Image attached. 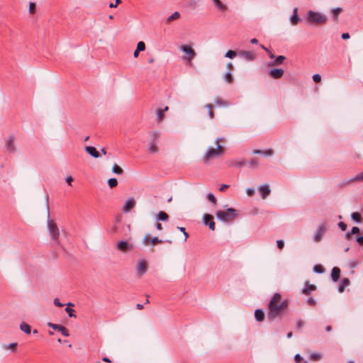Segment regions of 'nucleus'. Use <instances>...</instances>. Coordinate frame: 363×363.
Here are the masks:
<instances>
[{
	"label": "nucleus",
	"instance_id": "nucleus-1",
	"mask_svg": "<svg viewBox=\"0 0 363 363\" xmlns=\"http://www.w3.org/2000/svg\"><path fill=\"white\" fill-rule=\"evenodd\" d=\"M289 300L282 299L279 293H275L267 305V319L274 320L277 318L283 316L289 308Z\"/></svg>",
	"mask_w": 363,
	"mask_h": 363
},
{
	"label": "nucleus",
	"instance_id": "nucleus-2",
	"mask_svg": "<svg viewBox=\"0 0 363 363\" xmlns=\"http://www.w3.org/2000/svg\"><path fill=\"white\" fill-rule=\"evenodd\" d=\"M219 142L220 139L218 138L216 140V144L217 145L216 148H209L203 155V161L205 164H207L210 160L220 157L224 153V149L221 145H220Z\"/></svg>",
	"mask_w": 363,
	"mask_h": 363
},
{
	"label": "nucleus",
	"instance_id": "nucleus-3",
	"mask_svg": "<svg viewBox=\"0 0 363 363\" xmlns=\"http://www.w3.org/2000/svg\"><path fill=\"white\" fill-rule=\"evenodd\" d=\"M237 216V211L233 208H229L226 211L219 210L216 212V217L223 222L231 221Z\"/></svg>",
	"mask_w": 363,
	"mask_h": 363
},
{
	"label": "nucleus",
	"instance_id": "nucleus-4",
	"mask_svg": "<svg viewBox=\"0 0 363 363\" xmlns=\"http://www.w3.org/2000/svg\"><path fill=\"white\" fill-rule=\"evenodd\" d=\"M307 20L311 23L314 24H324L328 21V17L323 13L315 12L313 11H309L307 13Z\"/></svg>",
	"mask_w": 363,
	"mask_h": 363
},
{
	"label": "nucleus",
	"instance_id": "nucleus-5",
	"mask_svg": "<svg viewBox=\"0 0 363 363\" xmlns=\"http://www.w3.org/2000/svg\"><path fill=\"white\" fill-rule=\"evenodd\" d=\"M48 229L52 240L58 241L60 237L59 228L54 220L50 218L48 219Z\"/></svg>",
	"mask_w": 363,
	"mask_h": 363
},
{
	"label": "nucleus",
	"instance_id": "nucleus-6",
	"mask_svg": "<svg viewBox=\"0 0 363 363\" xmlns=\"http://www.w3.org/2000/svg\"><path fill=\"white\" fill-rule=\"evenodd\" d=\"M181 50L186 55L185 57H184V59L187 60L189 63H191L192 60L196 55L194 50L189 45H182L181 46Z\"/></svg>",
	"mask_w": 363,
	"mask_h": 363
},
{
	"label": "nucleus",
	"instance_id": "nucleus-7",
	"mask_svg": "<svg viewBox=\"0 0 363 363\" xmlns=\"http://www.w3.org/2000/svg\"><path fill=\"white\" fill-rule=\"evenodd\" d=\"M147 263L144 259H140L138 261L136 266L137 274L139 277L143 276L147 271Z\"/></svg>",
	"mask_w": 363,
	"mask_h": 363
},
{
	"label": "nucleus",
	"instance_id": "nucleus-8",
	"mask_svg": "<svg viewBox=\"0 0 363 363\" xmlns=\"http://www.w3.org/2000/svg\"><path fill=\"white\" fill-rule=\"evenodd\" d=\"M14 142V135H10L5 142V147L7 151L10 153H14L16 152V146Z\"/></svg>",
	"mask_w": 363,
	"mask_h": 363
},
{
	"label": "nucleus",
	"instance_id": "nucleus-9",
	"mask_svg": "<svg viewBox=\"0 0 363 363\" xmlns=\"http://www.w3.org/2000/svg\"><path fill=\"white\" fill-rule=\"evenodd\" d=\"M48 326L49 328H52L53 330L60 332L62 335H64L65 337H68L69 335L68 330L62 325L48 323Z\"/></svg>",
	"mask_w": 363,
	"mask_h": 363
},
{
	"label": "nucleus",
	"instance_id": "nucleus-10",
	"mask_svg": "<svg viewBox=\"0 0 363 363\" xmlns=\"http://www.w3.org/2000/svg\"><path fill=\"white\" fill-rule=\"evenodd\" d=\"M203 218L204 224L208 225L211 230H214L216 228V224L213 221V217L210 214H204Z\"/></svg>",
	"mask_w": 363,
	"mask_h": 363
},
{
	"label": "nucleus",
	"instance_id": "nucleus-11",
	"mask_svg": "<svg viewBox=\"0 0 363 363\" xmlns=\"http://www.w3.org/2000/svg\"><path fill=\"white\" fill-rule=\"evenodd\" d=\"M284 70L281 68L272 69L269 72V75L270 77L274 79H279L281 78L284 75Z\"/></svg>",
	"mask_w": 363,
	"mask_h": 363
},
{
	"label": "nucleus",
	"instance_id": "nucleus-12",
	"mask_svg": "<svg viewBox=\"0 0 363 363\" xmlns=\"http://www.w3.org/2000/svg\"><path fill=\"white\" fill-rule=\"evenodd\" d=\"M135 205V200L132 198L128 199L125 201V203L123 207V211L125 213H128V212L130 211L134 208Z\"/></svg>",
	"mask_w": 363,
	"mask_h": 363
},
{
	"label": "nucleus",
	"instance_id": "nucleus-13",
	"mask_svg": "<svg viewBox=\"0 0 363 363\" xmlns=\"http://www.w3.org/2000/svg\"><path fill=\"white\" fill-rule=\"evenodd\" d=\"M132 247L126 241H119L117 243V249L121 252H127L130 250Z\"/></svg>",
	"mask_w": 363,
	"mask_h": 363
},
{
	"label": "nucleus",
	"instance_id": "nucleus-14",
	"mask_svg": "<svg viewBox=\"0 0 363 363\" xmlns=\"http://www.w3.org/2000/svg\"><path fill=\"white\" fill-rule=\"evenodd\" d=\"M149 242H151L152 245H156V244L162 243V240L158 239V238H157V237H155V238H152L150 239L148 235L145 236L143 240V244L145 245H147Z\"/></svg>",
	"mask_w": 363,
	"mask_h": 363
},
{
	"label": "nucleus",
	"instance_id": "nucleus-15",
	"mask_svg": "<svg viewBox=\"0 0 363 363\" xmlns=\"http://www.w3.org/2000/svg\"><path fill=\"white\" fill-rule=\"evenodd\" d=\"M85 151L94 158H99L100 157L99 152L96 150L94 147L86 146L84 148Z\"/></svg>",
	"mask_w": 363,
	"mask_h": 363
},
{
	"label": "nucleus",
	"instance_id": "nucleus-16",
	"mask_svg": "<svg viewBox=\"0 0 363 363\" xmlns=\"http://www.w3.org/2000/svg\"><path fill=\"white\" fill-rule=\"evenodd\" d=\"M326 230V228L325 224H321L319 226L318 231L314 236V241L319 242L321 240L322 234H323Z\"/></svg>",
	"mask_w": 363,
	"mask_h": 363
},
{
	"label": "nucleus",
	"instance_id": "nucleus-17",
	"mask_svg": "<svg viewBox=\"0 0 363 363\" xmlns=\"http://www.w3.org/2000/svg\"><path fill=\"white\" fill-rule=\"evenodd\" d=\"M300 17L298 15V9L294 8L293 10V15L290 18V21L292 25H297L300 21Z\"/></svg>",
	"mask_w": 363,
	"mask_h": 363
},
{
	"label": "nucleus",
	"instance_id": "nucleus-18",
	"mask_svg": "<svg viewBox=\"0 0 363 363\" xmlns=\"http://www.w3.org/2000/svg\"><path fill=\"white\" fill-rule=\"evenodd\" d=\"M259 191L262 194V198L263 199H266L271 192L269 185L267 184L261 186L259 188Z\"/></svg>",
	"mask_w": 363,
	"mask_h": 363
},
{
	"label": "nucleus",
	"instance_id": "nucleus-19",
	"mask_svg": "<svg viewBox=\"0 0 363 363\" xmlns=\"http://www.w3.org/2000/svg\"><path fill=\"white\" fill-rule=\"evenodd\" d=\"M168 106H166L164 109L158 108L156 111L157 121L160 123L164 118V112L168 110Z\"/></svg>",
	"mask_w": 363,
	"mask_h": 363
},
{
	"label": "nucleus",
	"instance_id": "nucleus-20",
	"mask_svg": "<svg viewBox=\"0 0 363 363\" xmlns=\"http://www.w3.org/2000/svg\"><path fill=\"white\" fill-rule=\"evenodd\" d=\"M340 269L337 267H333L331 272V277L333 281H337L340 279Z\"/></svg>",
	"mask_w": 363,
	"mask_h": 363
},
{
	"label": "nucleus",
	"instance_id": "nucleus-21",
	"mask_svg": "<svg viewBox=\"0 0 363 363\" xmlns=\"http://www.w3.org/2000/svg\"><path fill=\"white\" fill-rule=\"evenodd\" d=\"M316 290V286L313 284H306V287L302 290V293L305 295H309L311 291Z\"/></svg>",
	"mask_w": 363,
	"mask_h": 363
},
{
	"label": "nucleus",
	"instance_id": "nucleus-22",
	"mask_svg": "<svg viewBox=\"0 0 363 363\" xmlns=\"http://www.w3.org/2000/svg\"><path fill=\"white\" fill-rule=\"evenodd\" d=\"M264 311L262 310V309H257L255 310V319L259 321V322H262L264 320Z\"/></svg>",
	"mask_w": 363,
	"mask_h": 363
},
{
	"label": "nucleus",
	"instance_id": "nucleus-23",
	"mask_svg": "<svg viewBox=\"0 0 363 363\" xmlns=\"http://www.w3.org/2000/svg\"><path fill=\"white\" fill-rule=\"evenodd\" d=\"M350 284V279L348 278H344L340 284L338 286V291L340 292H343L345 290V288L347 286H349Z\"/></svg>",
	"mask_w": 363,
	"mask_h": 363
},
{
	"label": "nucleus",
	"instance_id": "nucleus-24",
	"mask_svg": "<svg viewBox=\"0 0 363 363\" xmlns=\"http://www.w3.org/2000/svg\"><path fill=\"white\" fill-rule=\"evenodd\" d=\"M157 220L167 221L169 219L168 214L164 211H160L156 216Z\"/></svg>",
	"mask_w": 363,
	"mask_h": 363
},
{
	"label": "nucleus",
	"instance_id": "nucleus-25",
	"mask_svg": "<svg viewBox=\"0 0 363 363\" xmlns=\"http://www.w3.org/2000/svg\"><path fill=\"white\" fill-rule=\"evenodd\" d=\"M215 6L221 11H225L228 7L220 0H212Z\"/></svg>",
	"mask_w": 363,
	"mask_h": 363
},
{
	"label": "nucleus",
	"instance_id": "nucleus-26",
	"mask_svg": "<svg viewBox=\"0 0 363 363\" xmlns=\"http://www.w3.org/2000/svg\"><path fill=\"white\" fill-rule=\"evenodd\" d=\"M286 57L283 55H279L276 57L275 60L269 64V66H277L283 63Z\"/></svg>",
	"mask_w": 363,
	"mask_h": 363
},
{
	"label": "nucleus",
	"instance_id": "nucleus-27",
	"mask_svg": "<svg viewBox=\"0 0 363 363\" xmlns=\"http://www.w3.org/2000/svg\"><path fill=\"white\" fill-rule=\"evenodd\" d=\"M254 154H263L265 156H272L274 153V151L272 149H268L265 151H262L260 150H254Z\"/></svg>",
	"mask_w": 363,
	"mask_h": 363
},
{
	"label": "nucleus",
	"instance_id": "nucleus-28",
	"mask_svg": "<svg viewBox=\"0 0 363 363\" xmlns=\"http://www.w3.org/2000/svg\"><path fill=\"white\" fill-rule=\"evenodd\" d=\"M20 329L23 331L25 333L29 335L31 333V328L30 326L26 323H22L20 325Z\"/></svg>",
	"mask_w": 363,
	"mask_h": 363
},
{
	"label": "nucleus",
	"instance_id": "nucleus-29",
	"mask_svg": "<svg viewBox=\"0 0 363 363\" xmlns=\"http://www.w3.org/2000/svg\"><path fill=\"white\" fill-rule=\"evenodd\" d=\"M148 150L152 153H156L159 150L157 145L155 142H150L148 145Z\"/></svg>",
	"mask_w": 363,
	"mask_h": 363
},
{
	"label": "nucleus",
	"instance_id": "nucleus-30",
	"mask_svg": "<svg viewBox=\"0 0 363 363\" xmlns=\"http://www.w3.org/2000/svg\"><path fill=\"white\" fill-rule=\"evenodd\" d=\"M180 18V13L178 11H175L171 16H169L167 19V23H169L174 20L179 19Z\"/></svg>",
	"mask_w": 363,
	"mask_h": 363
},
{
	"label": "nucleus",
	"instance_id": "nucleus-31",
	"mask_svg": "<svg viewBox=\"0 0 363 363\" xmlns=\"http://www.w3.org/2000/svg\"><path fill=\"white\" fill-rule=\"evenodd\" d=\"M150 137L151 139L150 142L156 143V140H157L160 137V133L157 131H151L150 133Z\"/></svg>",
	"mask_w": 363,
	"mask_h": 363
},
{
	"label": "nucleus",
	"instance_id": "nucleus-32",
	"mask_svg": "<svg viewBox=\"0 0 363 363\" xmlns=\"http://www.w3.org/2000/svg\"><path fill=\"white\" fill-rule=\"evenodd\" d=\"M342 11V9L341 8H335L333 9L332 11V16L334 19V21H337L338 19V15Z\"/></svg>",
	"mask_w": 363,
	"mask_h": 363
},
{
	"label": "nucleus",
	"instance_id": "nucleus-33",
	"mask_svg": "<svg viewBox=\"0 0 363 363\" xmlns=\"http://www.w3.org/2000/svg\"><path fill=\"white\" fill-rule=\"evenodd\" d=\"M112 172L114 173V174H123V169L119 167L117 164H114L113 165V167H112Z\"/></svg>",
	"mask_w": 363,
	"mask_h": 363
},
{
	"label": "nucleus",
	"instance_id": "nucleus-34",
	"mask_svg": "<svg viewBox=\"0 0 363 363\" xmlns=\"http://www.w3.org/2000/svg\"><path fill=\"white\" fill-rule=\"evenodd\" d=\"M351 218L352 220H354V221H356L357 223H362V218L360 213H359L357 212L352 213L351 215Z\"/></svg>",
	"mask_w": 363,
	"mask_h": 363
},
{
	"label": "nucleus",
	"instance_id": "nucleus-35",
	"mask_svg": "<svg viewBox=\"0 0 363 363\" xmlns=\"http://www.w3.org/2000/svg\"><path fill=\"white\" fill-rule=\"evenodd\" d=\"M240 54L247 60H252L254 59V54L250 51H242Z\"/></svg>",
	"mask_w": 363,
	"mask_h": 363
},
{
	"label": "nucleus",
	"instance_id": "nucleus-36",
	"mask_svg": "<svg viewBox=\"0 0 363 363\" xmlns=\"http://www.w3.org/2000/svg\"><path fill=\"white\" fill-rule=\"evenodd\" d=\"M215 103L216 105L218 106H228L229 104L226 101H224L220 98H216L215 99Z\"/></svg>",
	"mask_w": 363,
	"mask_h": 363
},
{
	"label": "nucleus",
	"instance_id": "nucleus-37",
	"mask_svg": "<svg viewBox=\"0 0 363 363\" xmlns=\"http://www.w3.org/2000/svg\"><path fill=\"white\" fill-rule=\"evenodd\" d=\"M70 306H73V304L71 303H68L67 307L65 308V311L68 313L69 317H76V315H74V311L69 308Z\"/></svg>",
	"mask_w": 363,
	"mask_h": 363
},
{
	"label": "nucleus",
	"instance_id": "nucleus-38",
	"mask_svg": "<svg viewBox=\"0 0 363 363\" xmlns=\"http://www.w3.org/2000/svg\"><path fill=\"white\" fill-rule=\"evenodd\" d=\"M313 271L318 274H322L324 272L325 269L321 264H315L313 267Z\"/></svg>",
	"mask_w": 363,
	"mask_h": 363
},
{
	"label": "nucleus",
	"instance_id": "nucleus-39",
	"mask_svg": "<svg viewBox=\"0 0 363 363\" xmlns=\"http://www.w3.org/2000/svg\"><path fill=\"white\" fill-rule=\"evenodd\" d=\"M108 184L110 188H114L118 184V181L116 178H111L108 180Z\"/></svg>",
	"mask_w": 363,
	"mask_h": 363
},
{
	"label": "nucleus",
	"instance_id": "nucleus-40",
	"mask_svg": "<svg viewBox=\"0 0 363 363\" xmlns=\"http://www.w3.org/2000/svg\"><path fill=\"white\" fill-rule=\"evenodd\" d=\"M208 109V116L211 119L214 118V112L213 111V105L211 104H208L205 106Z\"/></svg>",
	"mask_w": 363,
	"mask_h": 363
},
{
	"label": "nucleus",
	"instance_id": "nucleus-41",
	"mask_svg": "<svg viewBox=\"0 0 363 363\" xmlns=\"http://www.w3.org/2000/svg\"><path fill=\"white\" fill-rule=\"evenodd\" d=\"M17 346H18V343L17 342H13V343H11L9 345H4V348L6 349V350L10 349L13 352H14V351H16V350L17 348Z\"/></svg>",
	"mask_w": 363,
	"mask_h": 363
},
{
	"label": "nucleus",
	"instance_id": "nucleus-42",
	"mask_svg": "<svg viewBox=\"0 0 363 363\" xmlns=\"http://www.w3.org/2000/svg\"><path fill=\"white\" fill-rule=\"evenodd\" d=\"M357 181H363V172L357 174L354 177L352 178L349 182H354Z\"/></svg>",
	"mask_w": 363,
	"mask_h": 363
},
{
	"label": "nucleus",
	"instance_id": "nucleus-43",
	"mask_svg": "<svg viewBox=\"0 0 363 363\" xmlns=\"http://www.w3.org/2000/svg\"><path fill=\"white\" fill-rule=\"evenodd\" d=\"M236 52L235 51H233V50H228L225 54V57H228V58H233L236 56Z\"/></svg>",
	"mask_w": 363,
	"mask_h": 363
},
{
	"label": "nucleus",
	"instance_id": "nucleus-44",
	"mask_svg": "<svg viewBox=\"0 0 363 363\" xmlns=\"http://www.w3.org/2000/svg\"><path fill=\"white\" fill-rule=\"evenodd\" d=\"M207 199L209 201H211V203H213L214 205H216L217 203V200L216 199V197L214 196V195L211 193H208L207 194Z\"/></svg>",
	"mask_w": 363,
	"mask_h": 363
},
{
	"label": "nucleus",
	"instance_id": "nucleus-45",
	"mask_svg": "<svg viewBox=\"0 0 363 363\" xmlns=\"http://www.w3.org/2000/svg\"><path fill=\"white\" fill-rule=\"evenodd\" d=\"M247 164V161H238V162H234L231 164L232 166H235L237 167H241L242 166H245Z\"/></svg>",
	"mask_w": 363,
	"mask_h": 363
},
{
	"label": "nucleus",
	"instance_id": "nucleus-46",
	"mask_svg": "<svg viewBox=\"0 0 363 363\" xmlns=\"http://www.w3.org/2000/svg\"><path fill=\"white\" fill-rule=\"evenodd\" d=\"M225 80L226 81V82L230 84L233 82V77L230 73V72H228V73H226L225 74Z\"/></svg>",
	"mask_w": 363,
	"mask_h": 363
},
{
	"label": "nucleus",
	"instance_id": "nucleus-47",
	"mask_svg": "<svg viewBox=\"0 0 363 363\" xmlns=\"http://www.w3.org/2000/svg\"><path fill=\"white\" fill-rule=\"evenodd\" d=\"M138 51H144L145 50V44L143 41H140L137 45Z\"/></svg>",
	"mask_w": 363,
	"mask_h": 363
},
{
	"label": "nucleus",
	"instance_id": "nucleus-48",
	"mask_svg": "<svg viewBox=\"0 0 363 363\" xmlns=\"http://www.w3.org/2000/svg\"><path fill=\"white\" fill-rule=\"evenodd\" d=\"M313 80L315 83H318L321 81V76L319 74H315L313 75Z\"/></svg>",
	"mask_w": 363,
	"mask_h": 363
},
{
	"label": "nucleus",
	"instance_id": "nucleus-49",
	"mask_svg": "<svg viewBox=\"0 0 363 363\" xmlns=\"http://www.w3.org/2000/svg\"><path fill=\"white\" fill-rule=\"evenodd\" d=\"M150 203L152 207H156L158 204L157 203V196H155L152 199L150 200Z\"/></svg>",
	"mask_w": 363,
	"mask_h": 363
},
{
	"label": "nucleus",
	"instance_id": "nucleus-50",
	"mask_svg": "<svg viewBox=\"0 0 363 363\" xmlns=\"http://www.w3.org/2000/svg\"><path fill=\"white\" fill-rule=\"evenodd\" d=\"M29 11L30 13H34L35 11V3H30L29 5Z\"/></svg>",
	"mask_w": 363,
	"mask_h": 363
},
{
	"label": "nucleus",
	"instance_id": "nucleus-51",
	"mask_svg": "<svg viewBox=\"0 0 363 363\" xmlns=\"http://www.w3.org/2000/svg\"><path fill=\"white\" fill-rule=\"evenodd\" d=\"M259 166V162L256 160H252L250 162V167L251 168H257Z\"/></svg>",
	"mask_w": 363,
	"mask_h": 363
},
{
	"label": "nucleus",
	"instance_id": "nucleus-52",
	"mask_svg": "<svg viewBox=\"0 0 363 363\" xmlns=\"http://www.w3.org/2000/svg\"><path fill=\"white\" fill-rule=\"evenodd\" d=\"M178 229L182 232V233H184L186 240L189 237V234L186 233V229L183 227H178Z\"/></svg>",
	"mask_w": 363,
	"mask_h": 363
},
{
	"label": "nucleus",
	"instance_id": "nucleus-53",
	"mask_svg": "<svg viewBox=\"0 0 363 363\" xmlns=\"http://www.w3.org/2000/svg\"><path fill=\"white\" fill-rule=\"evenodd\" d=\"M338 226L342 231H345L347 229V225L343 222H340L338 223Z\"/></svg>",
	"mask_w": 363,
	"mask_h": 363
},
{
	"label": "nucleus",
	"instance_id": "nucleus-54",
	"mask_svg": "<svg viewBox=\"0 0 363 363\" xmlns=\"http://www.w3.org/2000/svg\"><path fill=\"white\" fill-rule=\"evenodd\" d=\"M277 247L281 250L283 249L284 246V242L282 240H279L277 241Z\"/></svg>",
	"mask_w": 363,
	"mask_h": 363
},
{
	"label": "nucleus",
	"instance_id": "nucleus-55",
	"mask_svg": "<svg viewBox=\"0 0 363 363\" xmlns=\"http://www.w3.org/2000/svg\"><path fill=\"white\" fill-rule=\"evenodd\" d=\"M121 0H116V2L114 4L113 3L109 4V7L110 8H116L118 4H121Z\"/></svg>",
	"mask_w": 363,
	"mask_h": 363
},
{
	"label": "nucleus",
	"instance_id": "nucleus-56",
	"mask_svg": "<svg viewBox=\"0 0 363 363\" xmlns=\"http://www.w3.org/2000/svg\"><path fill=\"white\" fill-rule=\"evenodd\" d=\"M303 325V321L301 319L296 320V327L298 329H301Z\"/></svg>",
	"mask_w": 363,
	"mask_h": 363
},
{
	"label": "nucleus",
	"instance_id": "nucleus-57",
	"mask_svg": "<svg viewBox=\"0 0 363 363\" xmlns=\"http://www.w3.org/2000/svg\"><path fill=\"white\" fill-rule=\"evenodd\" d=\"M307 303L311 306H315L316 304L315 300L313 298H308Z\"/></svg>",
	"mask_w": 363,
	"mask_h": 363
},
{
	"label": "nucleus",
	"instance_id": "nucleus-58",
	"mask_svg": "<svg viewBox=\"0 0 363 363\" xmlns=\"http://www.w3.org/2000/svg\"><path fill=\"white\" fill-rule=\"evenodd\" d=\"M65 180L69 185H72V182H73V178L72 177V176H67Z\"/></svg>",
	"mask_w": 363,
	"mask_h": 363
},
{
	"label": "nucleus",
	"instance_id": "nucleus-59",
	"mask_svg": "<svg viewBox=\"0 0 363 363\" xmlns=\"http://www.w3.org/2000/svg\"><path fill=\"white\" fill-rule=\"evenodd\" d=\"M359 233V228L358 227H353L351 230V233L352 234H357V233Z\"/></svg>",
	"mask_w": 363,
	"mask_h": 363
},
{
	"label": "nucleus",
	"instance_id": "nucleus-60",
	"mask_svg": "<svg viewBox=\"0 0 363 363\" xmlns=\"http://www.w3.org/2000/svg\"><path fill=\"white\" fill-rule=\"evenodd\" d=\"M264 50L268 53L269 58H275V55L267 48H264Z\"/></svg>",
	"mask_w": 363,
	"mask_h": 363
},
{
	"label": "nucleus",
	"instance_id": "nucleus-61",
	"mask_svg": "<svg viewBox=\"0 0 363 363\" xmlns=\"http://www.w3.org/2000/svg\"><path fill=\"white\" fill-rule=\"evenodd\" d=\"M302 359H303V358L299 354H296L294 357V360L296 362H300Z\"/></svg>",
	"mask_w": 363,
	"mask_h": 363
},
{
	"label": "nucleus",
	"instance_id": "nucleus-62",
	"mask_svg": "<svg viewBox=\"0 0 363 363\" xmlns=\"http://www.w3.org/2000/svg\"><path fill=\"white\" fill-rule=\"evenodd\" d=\"M54 303L56 306L62 307L63 305L60 302L59 298H56L54 299Z\"/></svg>",
	"mask_w": 363,
	"mask_h": 363
},
{
	"label": "nucleus",
	"instance_id": "nucleus-63",
	"mask_svg": "<svg viewBox=\"0 0 363 363\" xmlns=\"http://www.w3.org/2000/svg\"><path fill=\"white\" fill-rule=\"evenodd\" d=\"M229 187L228 185L227 184H222L220 188H219V191H225L226 189H228Z\"/></svg>",
	"mask_w": 363,
	"mask_h": 363
},
{
	"label": "nucleus",
	"instance_id": "nucleus-64",
	"mask_svg": "<svg viewBox=\"0 0 363 363\" xmlns=\"http://www.w3.org/2000/svg\"><path fill=\"white\" fill-rule=\"evenodd\" d=\"M357 242L359 244L363 245V236H359L357 238Z\"/></svg>",
	"mask_w": 363,
	"mask_h": 363
}]
</instances>
